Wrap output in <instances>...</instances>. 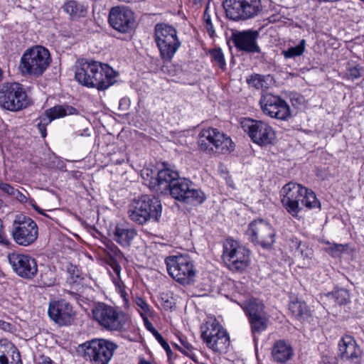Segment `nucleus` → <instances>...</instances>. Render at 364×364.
I'll use <instances>...</instances> for the list:
<instances>
[{
    "label": "nucleus",
    "instance_id": "obj_1",
    "mask_svg": "<svg viewBox=\"0 0 364 364\" xmlns=\"http://www.w3.org/2000/svg\"><path fill=\"white\" fill-rule=\"evenodd\" d=\"M118 73L109 65L98 61H81L76 66L75 80L82 85L105 90L117 82Z\"/></svg>",
    "mask_w": 364,
    "mask_h": 364
},
{
    "label": "nucleus",
    "instance_id": "obj_2",
    "mask_svg": "<svg viewBox=\"0 0 364 364\" xmlns=\"http://www.w3.org/2000/svg\"><path fill=\"white\" fill-rule=\"evenodd\" d=\"M280 196L283 206L294 218H297L301 210L300 204L308 209L320 208V203L315 193L299 183H287L282 188Z\"/></svg>",
    "mask_w": 364,
    "mask_h": 364
},
{
    "label": "nucleus",
    "instance_id": "obj_3",
    "mask_svg": "<svg viewBox=\"0 0 364 364\" xmlns=\"http://www.w3.org/2000/svg\"><path fill=\"white\" fill-rule=\"evenodd\" d=\"M154 39L164 63L171 62L181 46L177 29L166 23H157L154 29Z\"/></svg>",
    "mask_w": 364,
    "mask_h": 364
},
{
    "label": "nucleus",
    "instance_id": "obj_4",
    "mask_svg": "<svg viewBox=\"0 0 364 364\" xmlns=\"http://www.w3.org/2000/svg\"><path fill=\"white\" fill-rule=\"evenodd\" d=\"M93 319L102 328L109 331H124L130 323L128 314L105 303H98L92 309Z\"/></svg>",
    "mask_w": 364,
    "mask_h": 364
},
{
    "label": "nucleus",
    "instance_id": "obj_5",
    "mask_svg": "<svg viewBox=\"0 0 364 364\" xmlns=\"http://www.w3.org/2000/svg\"><path fill=\"white\" fill-rule=\"evenodd\" d=\"M161 211V202L156 197L144 195L132 202L128 213L132 221L144 225L151 220L158 221Z\"/></svg>",
    "mask_w": 364,
    "mask_h": 364
},
{
    "label": "nucleus",
    "instance_id": "obj_6",
    "mask_svg": "<svg viewBox=\"0 0 364 364\" xmlns=\"http://www.w3.org/2000/svg\"><path fill=\"white\" fill-rule=\"evenodd\" d=\"M50 62L48 50L43 46H36L23 53L18 68L23 75L39 77L46 70Z\"/></svg>",
    "mask_w": 364,
    "mask_h": 364
},
{
    "label": "nucleus",
    "instance_id": "obj_7",
    "mask_svg": "<svg viewBox=\"0 0 364 364\" xmlns=\"http://www.w3.org/2000/svg\"><path fill=\"white\" fill-rule=\"evenodd\" d=\"M200 150L207 154H228L234 149L231 138L216 128L203 129L198 139Z\"/></svg>",
    "mask_w": 364,
    "mask_h": 364
},
{
    "label": "nucleus",
    "instance_id": "obj_8",
    "mask_svg": "<svg viewBox=\"0 0 364 364\" xmlns=\"http://www.w3.org/2000/svg\"><path fill=\"white\" fill-rule=\"evenodd\" d=\"M168 274L177 282L188 285L193 282L196 269L193 261L188 255H172L166 258Z\"/></svg>",
    "mask_w": 364,
    "mask_h": 364
},
{
    "label": "nucleus",
    "instance_id": "obj_9",
    "mask_svg": "<svg viewBox=\"0 0 364 364\" xmlns=\"http://www.w3.org/2000/svg\"><path fill=\"white\" fill-rule=\"evenodd\" d=\"M226 16L233 21H245L259 16L262 11V0H224Z\"/></svg>",
    "mask_w": 364,
    "mask_h": 364
},
{
    "label": "nucleus",
    "instance_id": "obj_10",
    "mask_svg": "<svg viewBox=\"0 0 364 364\" xmlns=\"http://www.w3.org/2000/svg\"><path fill=\"white\" fill-rule=\"evenodd\" d=\"M29 100L22 85L18 82H5L0 85V106L16 112L26 108Z\"/></svg>",
    "mask_w": 364,
    "mask_h": 364
},
{
    "label": "nucleus",
    "instance_id": "obj_11",
    "mask_svg": "<svg viewBox=\"0 0 364 364\" xmlns=\"http://www.w3.org/2000/svg\"><path fill=\"white\" fill-rule=\"evenodd\" d=\"M168 193L175 200L191 205H200L206 200L204 192L186 178L176 181Z\"/></svg>",
    "mask_w": 364,
    "mask_h": 364
},
{
    "label": "nucleus",
    "instance_id": "obj_12",
    "mask_svg": "<svg viewBox=\"0 0 364 364\" xmlns=\"http://www.w3.org/2000/svg\"><path fill=\"white\" fill-rule=\"evenodd\" d=\"M223 259L227 266L234 271H243L250 263V251L232 239L223 244Z\"/></svg>",
    "mask_w": 364,
    "mask_h": 364
},
{
    "label": "nucleus",
    "instance_id": "obj_13",
    "mask_svg": "<svg viewBox=\"0 0 364 364\" xmlns=\"http://www.w3.org/2000/svg\"><path fill=\"white\" fill-rule=\"evenodd\" d=\"M241 127L252 142L259 146L271 144L275 138L272 127L264 121L245 118L241 122Z\"/></svg>",
    "mask_w": 364,
    "mask_h": 364
},
{
    "label": "nucleus",
    "instance_id": "obj_14",
    "mask_svg": "<svg viewBox=\"0 0 364 364\" xmlns=\"http://www.w3.org/2000/svg\"><path fill=\"white\" fill-rule=\"evenodd\" d=\"M12 236L19 245L28 246L38 238V228L36 222L24 215H18L13 224Z\"/></svg>",
    "mask_w": 364,
    "mask_h": 364
},
{
    "label": "nucleus",
    "instance_id": "obj_15",
    "mask_svg": "<svg viewBox=\"0 0 364 364\" xmlns=\"http://www.w3.org/2000/svg\"><path fill=\"white\" fill-rule=\"evenodd\" d=\"M201 329V338L209 348L219 353L227 351L230 346V338L218 322L215 321L207 323Z\"/></svg>",
    "mask_w": 364,
    "mask_h": 364
},
{
    "label": "nucleus",
    "instance_id": "obj_16",
    "mask_svg": "<svg viewBox=\"0 0 364 364\" xmlns=\"http://www.w3.org/2000/svg\"><path fill=\"white\" fill-rule=\"evenodd\" d=\"M246 235L253 243L263 248H269L275 242L276 232L266 221L258 219L251 222L246 230Z\"/></svg>",
    "mask_w": 364,
    "mask_h": 364
},
{
    "label": "nucleus",
    "instance_id": "obj_17",
    "mask_svg": "<svg viewBox=\"0 0 364 364\" xmlns=\"http://www.w3.org/2000/svg\"><path fill=\"white\" fill-rule=\"evenodd\" d=\"M117 346L108 340H92L88 343L84 355L95 364H108Z\"/></svg>",
    "mask_w": 364,
    "mask_h": 364
},
{
    "label": "nucleus",
    "instance_id": "obj_18",
    "mask_svg": "<svg viewBox=\"0 0 364 364\" xmlns=\"http://www.w3.org/2000/svg\"><path fill=\"white\" fill-rule=\"evenodd\" d=\"M259 104L262 112L272 118L287 120L291 117L289 105L278 95L271 93L262 94Z\"/></svg>",
    "mask_w": 364,
    "mask_h": 364
},
{
    "label": "nucleus",
    "instance_id": "obj_19",
    "mask_svg": "<svg viewBox=\"0 0 364 364\" xmlns=\"http://www.w3.org/2000/svg\"><path fill=\"white\" fill-rule=\"evenodd\" d=\"M48 314L50 318L60 326L71 325L76 317V313L73 306L65 299L50 301Z\"/></svg>",
    "mask_w": 364,
    "mask_h": 364
},
{
    "label": "nucleus",
    "instance_id": "obj_20",
    "mask_svg": "<svg viewBox=\"0 0 364 364\" xmlns=\"http://www.w3.org/2000/svg\"><path fill=\"white\" fill-rule=\"evenodd\" d=\"M8 259L14 272L19 277L31 279L37 274L38 265L31 256L14 252L8 255Z\"/></svg>",
    "mask_w": 364,
    "mask_h": 364
},
{
    "label": "nucleus",
    "instance_id": "obj_21",
    "mask_svg": "<svg viewBox=\"0 0 364 364\" xmlns=\"http://www.w3.org/2000/svg\"><path fill=\"white\" fill-rule=\"evenodd\" d=\"M109 23L114 29L127 33L134 26V12L127 6L113 7L109 11Z\"/></svg>",
    "mask_w": 364,
    "mask_h": 364
},
{
    "label": "nucleus",
    "instance_id": "obj_22",
    "mask_svg": "<svg viewBox=\"0 0 364 364\" xmlns=\"http://www.w3.org/2000/svg\"><path fill=\"white\" fill-rule=\"evenodd\" d=\"M77 109L69 105H58L47 109L45 113L36 119L38 130L43 138L47 135L46 126L53 119L65 117L68 114H73Z\"/></svg>",
    "mask_w": 364,
    "mask_h": 364
},
{
    "label": "nucleus",
    "instance_id": "obj_23",
    "mask_svg": "<svg viewBox=\"0 0 364 364\" xmlns=\"http://www.w3.org/2000/svg\"><path fill=\"white\" fill-rule=\"evenodd\" d=\"M338 353L342 359L349 364H360L362 350L355 339L350 336L342 337L338 343Z\"/></svg>",
    "mask_w": 364,
    "mask_h": 364
},
{
    "label": "nucleus",
    "instance_id": "obj_24",
    "mask_svg": "<svg viewBox=\"0 0 364 364\" xmlns=\"http://www.w3.org/2000/svg\"><path fill=\"white\" fill-rule=\"evenodd\" d=\"M258 36L259 32L257 31L247 30L233 33L232 41L235 46L240 50L248 53H260V48L256 42Z\"/></svg>",
    "mask_w": 364,
    "mask_h": 364
},
{
    "label": "nucleus",
    "instance_id": "obj_25",
    "mask_svg": "<svg viewBox=\"0 0 364 364\" xmlns=\"http://www.w3.org/2000/svg\"><path fill=\"white\" fill-rule=\"evenodd\" d=\"M180 178L178 171L173 168L165 167L158 172L154 184L151 183V188L161 193H168L171 186Z\"/></svg>",
    "mask_w": 364,
    "mask_h": 364
},
{
    "label": "nucleus",
    "instance_id": "obj_26",
    "mask_svg": "<svg viewBox=\"0 0 364 364\" xmlns=\"http://www.w3.org/2000/svg\"><path fill=\"white\" fill-rule=\"evenodd\" d=\"M110 251L113 257H115V260H114L111 264V267L116 274V276L112 277V282L121 297L123 298L124 301H127L128 294L125 290V285L119 277L121 272V266L119 263L127 262V259L122 252L115 245L110 247Z\"/></svg>",
    "mask_w": 364,
    "mask_h": 364
},
{
    "label": "nucleus",
    "instance_id": "obj_27",
    "mask_svg": "<svg viewBox=\"0 0 364 364\" xmlns=\"http://www.w3.org/2000/svg\"><path fill=\"white\" fill-rule=\"evenodd\" d=\"M137 235V231L134 228L126 224H117L114 230V240L122 247H129Z\"/></svg>",
    "mask_w": 364,
    "mask_h": 364
},
{
    "label": "nucleus",
    "instance_id": "obj_28",
    "mask_svg": "<svg viewBox=\"0 0 364 364\" xmlns=\"http://www.w3.org/2000/svg\"><path fill=\"white\" fill-rule=\"evenodd\" d=\"M272 355L274 360L278 363H285L289 360L292 355L293 350L291 346L283 340L277 341L274 343Z\"/></svg>",
    "mask_w": 364,
    "mask_h": 364
},
{
    "label": "nucleus",
    "instance_id": "obj_29",
    "mask_svg": "<svg viewBox=\"0 0 364 364\" xmlns=\"http://www.w3.org/2000/svg\"><path fill=\"white\" fill-rule=\"evenodd\" d=\"M248 318L267 314L264 304L259 299L251 297L239 304Z\"/></svg>",
    "mask_w": 364,
    "mask_h": 364
},
{
    "label": "nucleus",
    "instance_id": "obj_30",
    "mask_svg": "<svg viewBox=\"0 0 364 364\" xmlns=\"http://www.w3.org/2000/svg\"><path fill=\"white\" fill-rule=\"evenodd\" d=\"M248 319L251 331L255 341L257 336L260 335L267 328L269 323V316L267 314H264Z\"/></svg>",
    "mask_w": 364,
    "mask_h": 364
},
{
    "label": "nucleus",
    "instance_id": "obj_31",
    "mask_svg": "<svg viewBox=\"0 0 364 364\" xmlns=\"http://www.w3.org/2000/svg\"><path fill=\"white\" fill-rule=\"evenodd\" d=\"M63 9L73 19L84 17L87 13V9L85 6L74 0L65 3Z\"/></svg>",
    "mask_w": 364,
    "mask_h": 364
},
{
    "label": "nucleus",
    "instance_id": "obj_32",
    "mask_svg": "<svg viewBox=\"0 0 364 364\" xmlns=\"http://www.w3.org/2000/svg\"><path fill=\"white\" fill-rule=\"evenodd\" d=\"M289 309L292 315L299 320L309 316V311L305 302L298 300L291 301L289 305Z\"/></svg>",
    "mask_w": 364,
    "mask_h": 364
},
{
    "label": "nucleus",
    "instance_id": "obj_33",
    "mask_svg": "<svg viewBox=\"0 0 364 364\" xmlns=\"http://www.w3.org/2000/svg\"><path fill=\"white\" fill-rule=\"evenodd\" d=\"M15 350H13L11 360H9V351L7 350L6 347L0 341V364H22L20 354L18 352L15 353Z\"/></svg>",
    "mask_w": 364,
    "mask_h": 364
},
{
    "label": "nucleus",
    "instance_id": "obj_34",
    "mask_svg": "<svg viewBox=\"0 0 364 364\" xmlns=\"http://www.w3.org/2000/svg\"><path fill=\"white\" fill-rule=\"evenodd\" d=\"M326 297L330 301H333L339 305L346 304L350 301V294L346 289H340L328 293Z\"/></svg>",
    "mask_w": 364,
    "mask_h": 364
},
{
    "label": "nucleus",
    "instance_id": "obj_35",
    "mask_svg": "<svg viewBox=\"0 0 364 364\" xmlns=\"http://www.w3.org/2000/svg\"><path fill=\"white\" fill-rule=\"evenodd\" d=\"M306 40L302 39L296 46L290 47L287 50H282V54L285 59L299 57L304 53L306 50Z\"/></svg>",
    "mask_w": 364,
    "mask_h": 364
},
{
    "label": "nucleus",
    "instance_id": "obj_36",
    "mask_svg": "<svg viewBox=\"0 0 364 364\" xmlns=\"http://www.w3.org/2000/svg\"><path fill=\"white\" fill-rule=\"evenodd\" d=\"M269 76H263L258 74H255L251 75L249 78L247 79V82L248 85L251 87H253L257 90H264L269 87V83L267 80H269Z\"/></svg>",
    "mask_w": 364,
    "mask_h": 364
},
{
    "label": "nucleus",
    "instance_id": "obj_37",
    "mask_svg": "<svg viewBox=\"0 0 364 364\" xmlns=\"http://www.w3.org/2000/svg\"><path fill=\"white\" fill-rule=\"evenodd\" d=\"M362 68L356 62H348L344 72V77L353 80L361 77Z\"/></svg>",
    "mask_w": 364,
    "mask_h": 364
},
{
    "label": "nucleus",
    "instance_id": "obj_38",
    "mask_svg": "<svg viewBox=\"0 0 364 364\" xmlns=\"http://www.w3.org/2000/svg\"><path fill=\"white\" fill-rule=\"evenodd\" d=\"M180 343H175L176 348L182 353L193 358V347L186 338H179Z\"/></svg>",
    "mask_w": 364,
    "mask_h": 364
},
{
    "label": "nucleus",
    "instance_id": "obj_39",
    "mask_svg": "<svg viewBox=\"0 0 364 364\" xmlns=\"http://www.w3.org/2000/svg\"><path fill=\"white\" fill-rule=\"evenodd\" d=\"M210 55L212 59L218 64V65L222 70H224L225 68L226 63L223 53L220 48L213 49L212 50H210Z\"/></svg>",
    "mask_w": 364,
    "mask_h": 364
},
{
    "label": "nucleus",
    "instance_id": "obj_40",
    "mask_svg": "<svg viewBox=\"0 0 364 364\" xmlns=\"http://www.w3.org/2000/svg\"><path fill=\"white\" fill-rule=\"evenodd\" d=\"M135 304L139 308V311L141 315V313H143L144 316H148L151 314L150 307L147 302L144 299H142L141 297H136L135 299Z\"/></svg>",
    "mask_w": 364,
    "mask_h": 364
},
{
    "label": "nucleus",
    "instance_id": "obj_41",
    "mask_svg": "<svg viewBox=\"0 0 364 364\" xmlns=\"http://www.w3.org/2000/svg\"><path fill=\"white\" fill-rule=\"evenodd\" d=\"M203 21L208 33L211 38H213L215 35V29L211 21L210 15L209 14L207 9L205 10L203 14Z\"/></svg>",
    "mask_w": 364,
    "mask_h": 364
},
{
    "label": "nucleus",
    "instance_id": "obj_42",
    "mask_svg": "<svg viewBox=\"0 0 364 364\" xmlns=\"http://www.w3.org/2000/svg\"><path fill=\"white\" fill-rule=\"evenodd\" d=\"M67 272L70 275L71 282H75L77 279L80 277L79 269L75 265H73L72 264H68Z\"/></svg>",
    "mask_w": 364,
    "mask_h": 364
},
{
    "label": "nucleus",
    "instance_id": "obj_43",
    "mask_svg": "<svg viewBox=\"0 0 364 364\" xmlns=\"http://www.w3.org/2000/svg\"><path fill=\"white\" fill-rule=\"evenodd\" d=\"M290 101L293 107L299 108L304 102V98L298 93H292L290 95Z\"/></svg>",
    "mask_w": 364,
    "mask_h": 364
},
{
    "label": "nucleus",
    "instance_id": "obj_44",
    "mask_svg": "<svg viewBox=\"0 0 364 364\" xmlns=\"http://www.w3.org/2000/svg\"><path fill=\"white\" fill-rule=\"evenodd\" d=\"M154 337L157 341L161 344L163 348L166 350L168 356H170L171 350L168 343L164 340L163 336L159 332H154Z\"/></svg>",
    "mask_w": 364,
    "mask_h": 364
},
{
    "label": "nucleus",
    "instance_id": "obj_45",
    "mask_svg": "<svg viewBox=\"0 0 364 364\" xmlns=\"http://www.w3.org/2000/svg\"><path fill=\"white\" fill-rule=\"evenodd\" d=\"M298 251L301 253V256L306 257V258H311L312 256V250L307 247H306L304 245H301V243H299L297 247Z\"/></svg>",
    "mask_w": 364,
    "mask_h": 364
},
{
    "label": "nucleus",
    "instance_id": "obj_46",
    "mask_svg": "<svg viewBox=\"0 0 364 364\" xmlns=\"http://www.w3.org/2000/svg\"><path fill=\"white\" fill-rule=\"evenodd\" d=\"M0 190L11 196L15 188L9 183L0 182Z\"/></svg>",
    "mask_w": 364,
    "mask_h": 364
},
{
    "label": "nucleus",
    "instance_id": "obj_47",
    "mask_svg": "<svg viewBox=\"0 0 364 364\" xmlns=\"http://www.w3.org/2000/svg\"><path fill=\"white\" fill-rule=\"evenodd\" d=\"M141 317L144 320V325L146 326V328L150 331L152 333L153 335H154V332H158L155 328L153 326V325L151 324V323L149 321V320L147 318V316H144L143 314V313H141Z\"/></svg>",
    "mask_w": 364,
    "mask_h": 364
},
{
    "label": "nucleus",
    "instance_id": "obj_48",
    "mask_svg": "<svg viewBox=\"0 0 364 364\" xmlns=\"http://www.w3.org/2000/svg\"><path fill=\"white\" fill-rule=\"evenodd\" d=\"M11 196H13L16 200H18L21 203H25L27 200L26 196L17 189L14 190V193H12Z\"/></svg>",
    "mask_w": 364,
    "mask_h": 364
},
{
    "label": "nucleus",
    "instance_id": "obj_49",
    "mask_svg": "<svg viewBox=\"0 0 364 364\" xmlns=\"http://www.w3.org/2000/svg\"><path fill=\"white\" fill-rule=\"evenodd\" d=\"M38 364H57L53 361L49 357L46 355H41L39 358Z\"/></svg>",
    "mask_w": 364,
    "mask_h": 364
},
{
    "label": "nucleus",
    "instance_id": "obj_50",
    "mask_svg": "<svg viewBox=\"0 0 364 364\" xmlns=\"http://www.w3.org/2000/svg\"><path fill=\"white\" fill-rule=\"evenodd\" d=\"M330 249L332 252H336V253H341L344 250V246L341 244H333Z\"/></svg>",
    "mask_w": 364,
    "mask_h": 364
},
{
    "label": "nucleus",
    "instance_id": "obj_51",
    "mask_svg": "<svg viewBox=\"0 0 364 364\" xmlns=\"http://www.w3.org/2000/svg\"><path fill=\"white\" fill-rule=\"evenodd\" d=\"M43 284L46 286H53L54 285L55 282V279L54 277H50L49 279H48L47 281H45L44 279L43 280Z\"/></svg>",
    "mask_w": 364,
    "mask_h": 364
},
{
    "label": "nucleus",
    "instance_id": "obj_52",
    "mask_svg": "<svg viewBox=\"0 0 364 364\" xmlns=\"http://www.w3.org/2000/svg\"><path fill=\"white\" fill-rule=\"evenodd\" d=\"M67 294L70 296V298L71 299H73L76 301H78V299H79V296L80 295L75 293V292H73V291H67Z\"/></svg>",
    "mask_w": 364,
    "mask_h": 364
},
{
    "label": "nucleus",
    "instance_id": "obj_53",
    "mask_svg": "<svg viewBox=\"0 0 364 364\" xmlns=\"http://www.w3.org/2000/svg\"><path fill=\"white\" fill-rule=\"evenodd\" d=\"M10 326V324L2 320H0V328L3 330H7Z\"/></svg>",
    "mask_w": 364,
    "mask_h": 364
},
{
    "label": "nucleus",
    "instance_id": "obj_54",
    "mask_svg": "<svg viewBox=\"0 0 364 364\" xmlns=\"http://www.w3.org/2000/svg\"><path fill=\"white\" fill-rule=\"evenodd\" d=\"M77 136H89L90 133H88V129H84L83 132H77L76 133Z\"/></svg>",
    "mask_w": 364,
    "mask_h": 364
},
{
    "label": "nucleus",
    "instance_id": "obj_55",
    "mask_svg": "<svg viewBox=\"0 0 364 364\" xmlns=\"http://www.w3.org/2000/svg\"><path fill=\"white\" fill-rule=\"evenodd\" d=\"M164 306L166 309H171L172 308V303L167 299V300L164 301Z\"/></svg>",
    "mask_w": 364,
    "mask_h": 364
},
{
    "label": "nucleus",
    "instance_id": "obj_56",
    "mask_svg": "<svg viewBox=\"0 0 364 364\" xmlns=\"http://www.w3.org/2000/svg\"><path fill=\"white\" fill-rule=\"evenodd\" d=\"M35 210L37 211L38 213L48 217V215L45 213L44 210H42L40 207H38Z\"/></svg>",
    "mask_w": 364,
    "mask_h": 364
},
{
    "label": "nucleus",
    "instance_id": "obj_57",
    "mask_svg": "<svg viewBox=\"0 0 364 364\" xmlns=\"http://www.w3.org/2000/svg\"><path fill=\"white\" fill-rule=\"evenodd\" d=\"M139 364H151L150 362H148L144 360H141Z\"/></svg>",
    "mask_w": 364,
    "mask_h": 364
},
{
    "label": "nucleus",
    "instance_id": "obj_58",
    "mask_svg": "<svg viewBox=\"0 0 364 364\" xmlns=\"http://www.w3.org/2000/svg\"><path fill=\"white\" fill-rule=\"evenodd\" d=\"M33 208L36 210L38 206L36 204H33Z\"/></svg>",
    "mask_w": 364,
    "mask_h": 364
},
{
    "label": "nucleus",
    "instance_id": "obj_59",
    "mask_svg": "<svg viewBox=\"0 0 364 364\" xmlns=\"http://www.w3.org/2000/svg\"><path fill=\"white\" fill-rule=\"evenodd\" d=\"M328 0H318V1L319 2H324V1H328Z\"/></svg>",
    "mask_w": 364,
    "mask_h": 364
},
{
    "label": "nucleus",
    "instance_id": "obj_60",
    "mask_svg": "<svg viewBox=\"0 0 364 364\" xmlns=\"http://www.w3.org/2000/svg\"><path fill=\"white\" fill-rule=\"evenodd\" d=\"M361 1L364 2V0H361Z\"/></svg>",
    "mask_w": 364,
    "mask_h": 364
}]
</instances>
